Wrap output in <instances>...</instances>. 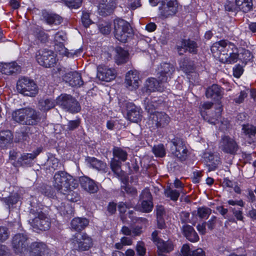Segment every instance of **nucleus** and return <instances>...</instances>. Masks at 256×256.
Returning a JSON list of instances; mask_svg holds the SVG:
<instances>
[{
	"instance_id": "1",
	"label": "nucleus",
	"mask_w": 256,
	"mask_h": 256,
	"mask_svg": "<svg viewBox=\"0 0 256 256\" xmlns=\"http://www.w3.org/2000/svg\"><path fill=\"white\" fill-rule=\"evenodd\" d=\"M213 56L220 62L234 64L239 60L240 48L226 40L216 42L211 46Z\"/></svg>"
},
{
	"instance_id": "2",
	"label": "nucleus",
	"mask_w": 256,
	"mask_h": 256,
	"mask_svg": "<svg viewBox=\"0 0 256 256\" xmlns=\"http://www.w3.org/2000/svg\"><path fill=\"white\" fill-rule=\"evenodd\" d=\"M52 182L54 186L63 194H66L71 188L75 189L78 186V180L64 172H57L54 176Z\"/></svg>"
},
{
	"instance_id": "3",
	"label": "nucleus",
	"mask_w": 256,
	"mask_h": 256,
	"mask_svg": "<svg viewBox=\"0 0 256 256\" xmlns=\"http://www.w3.org/2000/svg\"><path fill=\"white\" fill-rule=\"evenodd\" d=\"M14 120L22 124L34 125L39 121V116L35 110L25 108L15 110L12 114Z\"/></svg>"
},
{
	"instance_id": "4",
	"label": "nucleus",
	"mask_w": 256,
	"mask_h": 256,
	"mask_svg": "<svg viewBox=\"0 0 256 256\" xmlns=\"http://www.w3.org/2000/svg\"><path fill=\"white\" fill-rule=\"evenodd\" d=\"M144 104L146 110L150 114V120L152 121V124L157 128H163L168 124L170 118L166 113L153 112L155 109L153 102L149 103V101L146 100L144 101Z\"/></svg>"
},
{
	"instance_id": "5",
	"label": "nucleus",
	"mask_w": 256,
	"mask_h": 256,
	"mask_svg": "<svg viewBox=\"0 0 256 256\" xmlns=\"http://www.w3.org/2000/svg\"><path fill=\"white\" fill-rule=\"evenodd\" d=\"M132 32V28L128 22L120 18L114 20V34L118 40L126 42L131 36Z\"/></svg>"
},
{
	"instance_id": "6",
	"label": "nucleus",
	"mask_w": 256,
	"mask_h": 256,
	"mask_svg": "<svg viewBox=\"0 0 256 256\" xmlns=\"http://www.w3.org/2000/svg\"><path fill=\"white\" fill-rule=\"evenodd\" d=\"M16 89L18 92L29 96H34L38 92L37 86L34 82L26 78L18 80Z\"/></svg>"
},
{
	"instance_id": "7",
	"label": "nucleus",
	"mask_w": 256,
	"mask_h": 256,
	"mask_svg": "<svg viewBox=\"0 0 256 256\" xmlns=\"http://www.w3.org/2000/svg\"><path fill=\"white\" fill-rule=\"evenodd\" d=\"M29 222L34 228L42 230H48L50 225V218L42 212L30 214Z\"/></svg>"
},
{
	"instance_id": "8",
	"label": "nucleus",
	"mask_w": 256,
	"mask_h": 256,
	"mask_svg": "<svg viewBox=\"0 0 256 256\" xmlns=\"http://www.w3.org/2000/svg\"><path fill=\"white\" fill-rule=\"evenodd\" d=\"M74 249L78 251H86L93 246L92 238L86 234H82L79 237H75L72 242Z\"/></svg>"
},
{
	"instance_id": "9",
	"label": "nucleus",
	"mask_w": 256,
	"mask_h": 256,
	"mask_svg": "<svg viewBox=\"0 0 256 256\" xmlns=\"http://www.w3.org/2000/svg\"><path fill=\"white\" fill-rule=\"evenodd\" d=\"M178 8L176 0H162L159 8L160 16L162 18L172 16L178 12Z\"/></svg>"
},
{
	"instance_id": "10",
	"label": "nucleus",
	"mask_w": 256,
	"mask_h": 256,
	"mask_svg": "<svg viewBox=\"0 0 256 256\" xmlns=\"http://www.w3.org/2000/svg\"><path fill=\"white\" fill-rule=\"evenodd\" d=\"M36 60L41 66L46 68L54 66L56 62L55 54L51 50H40L36 54Z\"/></svg>"
},
{
	"instance_id": "11",
	"label": "nucleus",
	"mask_w": 256,
	"mask_h": 256,
	"mask_svg": "<svg viewBox=\"0 0 256 256\" xmlns=\"http://www.w3.org/2000/svg\"><path fill=\"white\" fill-rule=\"evenodd\" d=\"M72 97V96L69 94H62L56 98V104L70 112H78L80 110V106L76 100H72L74 106H75L74 108H72L68 106Z\"/></svg>"
},
{
	"instance_id": "12",
	"label": "nucleus",
	"mask_w": 256,
	"mask_h": 256,
	"mask_svg": "<svg viewBox=\"0 0 256 256\" xmlns=\"http://www.w3.org/2000/svg\"><path fill=\"white\" fill-rule=\"evenodd\" d=\"M170 150L172 154L180 160H184L188 156V150L186 146L179 139L174 138L172 141Z\"/></svg>"
},
{
	"instance_id": "13",
	"label": "nucleus",
	"mask_w": 256,
	"mask_h": 256,
	"mask_svg": "<svg viewBox=\"0 0 256 256\" xmlns=\"http://www.w3.org/2000/svg\"><path fill=\"white\" fill-rule=\"evenodd\" d=\"M219 147L224 152L231 154H235L238 149V145L234 140L226 136L222 138Z\"/></svg>"
},
{
	"instance_id": "14",
	"label": "nucleus",
	"mask_w": 256,
	"mask_h": 256,
	"mask_svg": "<svg viewBox=\"0 0 256 256\" xmlns=\"http://www.w3.org/2000/svg\"><path fill=\"white\" fill-rule=\"evenodd\" d=\"M116 76V72L114 69L104 65L98 66L96 78L100 80L109 82L114 80Z\"/></svg>"
},
{
	"instance_id": "15",
	"label": "nucleus",
	"mask_w": 256,
	"mask_h": 256,
	"mask_svg": "<svg viewBox=\"0 0 256 256\" xmlns=\"http://www.w3.org/2000/svg\"><path fill=\"white\" fill-rule=\"evenodd\" d=\"M140 202L138 207L140 210L144 212H149L152 210L153 203L152 197L148 190L145 189L142 191L140 195Z\"/></svg>"
},
{
	"instance_id": "16",
	"label": "nucleus",
	"mask_w": 256,
	"mask_h": 256,
	"mask_svg": "<svg viewBox=\"0 0 256 256\" xmlns=\"http://www.w3.org/2000/svg\"><path fill=\"white\" fill-rule=\"evenodd\" d=\"M140 81L139 74L136 70H130L126 73L125 83L129 90L137 89L139 86Z\"/></svg>"
},
{
	"instance_id": "17",
	"label": "nucleus",
	"mask_w": 256,
	"mask_h": 256,
	"mask_svg": "<svg viewBox=\"0 0 256 256\" xmlns=\"http://www.w3.org/2000/svg\"><path fill=\"white\" fill-rule=\"evenodd\" d=\"M174 67L172 64L168 63H162L158 68V78L162 82H166L168 78L174 72Z\"/></svg>"
},
{
	"instance_id": "18",
	"label": "nucleus",
	"mask_w": 256,
	"mask_h": 256,
	"mask_svg": "<svg viewBox=\"0 0 256 256\" xmlns=\"http://www.w3.org/2000/svg\"><path fill=\"white\" fill-rule=\"evenodd\" d=\"M164 82L160 80L159 78L157 80L154 78H150L145 82L144 90L148 93L156 90L162 92L164 90Z\"/></svg>"
},
{
	"instance_id": "19",
	"label": "nucleus",
	"mask_w": 256,
	"mask_h": 256,
	"mask_svg": "<svg viewBox=\"0 0 256 256\" xmlns=\"http://www.w3.org/2000/svg\"><path fill=\"white\" fill-rule=\"evenodd\" d=\"M116 6L115 0H100L98 6V12L102 16L112 13Z\"/></svg>"
},
{
	"instance_id": "20",
	"label": "nucleus",
	"mask_w": 256,
	"mask_h": 256,
	"mask_svg": "<svg viewBox=\"0 0 256 256\" xmlns=\"http://www.w3.org/2000/svg\"><path fill=\"white\" fill-rule=\"evenodd\" d=\"M26 237L22 234H17L13 238L12 247L16 253L22 254L26 251Z\"/></svg>"
},
{
	"instance_id": "21",
	"label": "nucleus",
	"mask_w": 256,
	"mask_h": 256,
	"mask_svg": "<svg viewBox=\"0 0 256 256\" xmlns=\"http://www.w3.org/2000/svg\"><path fill=\"white\" fill-rule=\"evenodd\" d=\"M30 249V256H50L49 250L44 243L34 242L32 244Z\"/></svg>"
},
{
	"instance_id": "22",
	"label": "nucleus",
	"mask_w": 256,
	"mask_h": 256,
	"mask_svg": "<svg viewBox=\"0 0 256 256\" xmlns=\"http://www.w3.org/2000/svg\"><path fill=\"white\" fill-rule=\"evenodd\" d=\"M82 188L90 193H94L98 190V186L95 182L89 178L84 176L79 178Z\"/></svg>"
},
{
	"instance_id": "23",
	"label": "nucleus",
	"mask_w": 256,
	"mask_h": 256,
	"mask_svg": "<svg viewBox=\"0 0 256 256\" xmlns=\"http://www.w3.org/2000/svg\"><path fill=\"white\" fill-rule=\"evenodd\" d=\"M202 156L211 170L216 169L220 164V158L216 154L206 152L204 153Z\"/></svg>"
},
{
	"instance_id": "24",
	"label": "nucleus",
	"mask_w": 256,
	"mask_h": 256,
	"mask_svg": "<svg viewBox=\"0 0 256 256\" xmlns=\"http://www.w3.org/2000/svg\"><path fill=\"white\" fill-rule=\"evenodd\" d=\"M128 119L132 122H138L142 118L140 109L132 104L128 106Z\"/></svg>"
},
{
	"instance_id": "25",
	"label": "nucleus",
	"mask_w": 256,
	"mask_h": 256,
	"mask_svg": "<svg viewBox=\"0 0 256 256\" xmlns=\"http://www.w3.org/2000/svg\"><path fill=\"white\" fill-rule=\"evenodd\" d=\"M196 45L194 41L190 40H182L180 44L177 46V50L180 54H183L186 50L190 52H196Z\"/></svg>"
},
{
	"instance_id": "26",
	"label": "nucleus",
	"mask_w": 256,
	"mask_h": 256,
	"mask_svg": "<svg viewBox=\"0 0 256 256\" xmlns=\"http://www.w3.org/2000/svg\"><path fill=\"white\" fill-rule=\"evenodd\" d=\"M206 95L208 98L217 100H220L222 98L220 89L217 84H213L208 88Z\"/></svg>"
},
{
	"instance_id": "27",
	"label": "nucleus",
	"mask_w": 256,
	"mask_h": 256,
	"mask_svg": "<svg viewBox=\"0 0 256 256\" xmlns=\"http://www.w3.org/2000/svg\"><path fill=\"white\" fill-rule=\"evenodd\" d=\"M183 233L186 238L190 241L194 242L199 240V237L194 228L188 225L182 226Z\"/></svg>"
},
{
	"instance_id": "28",
	"label": "nucleus",
	"mask_w": 256,
	"mask_h": 256,
	"mask_svg": "<svg viewBox=\"0 0 256 256\" xmlns=\"http://www.w3.org/2000/svg\"><path fill=\"white\" fill-rule=\"evenodd\" d=\"M88 224V221L85 218H76L70 222L71 228L76 231H80Z\"/></svg>"
},
{
	"instance_id": "29",
	"label": "nucleus",
	"mask_w": 256,
	"mask_h": 256,
	"mask_svg": "<svg viewBox=\"0 0 256 256\" xmlns=\"http://www.w3.org/2000/svg\"><path fill=\"white\" fill-rule=\"evenodd\" d=\"M41 151V149L38 148L32 154H24L22 155L20 158L18 159V162L22 165L28 164L40 154Z\"/></svg>"
},
{
	"instance_id": "30",
	"label": "nucleus",
	"mask_w": 256,
	"mask_h": 256,
	"mask_svg": "<svg viewBox=\"0 0 256 256\" xmlns=\"http://www.w3.org/2000/svg\"><path fill=\"white\" fill-rule=\"evenodd\" d=\"M115 52L116 54L114 58L118 64L124 63L128 60V54L126 50L120 47H117L116 48Z\"/></svg>"
},
{
	"instance_id": "31",
	"label": "nucleus",
	"mask_w": 256,
	"mask_h": 256,
	"mask_svg": "<svg viewBox=\"0 0 256 256\" xmlns=\"http://www.w3.org/2000/svg\"><path fill=\"white\" fill-rule=\"evenodd\" d=\"M156 245L158 250V254H160V252H168L174 248L173 244L170 240L164 242L162 240L158 241Z\"/></svg>"
},
{
	"instance_id": "32",
	"label": "nucleus",
	"mask_w": 256,
	"mask_h": 256,
	"mask_svg": "<svg viewBox=\"0 0 256 256\" xmlns=\"http://www.w3.org/2000/svg\"><path fill=\"white\" fill-rule=\"evenodd\" d=\"M20 69V66L16 62H12L4 64L2 72L4 74L8 75L18 72Z\"/></svg>"
},
{
	"instance_id": "33",
	"label": "nucleus",
	"mask_w": 256,
	"mask_h": 256,
	"mask_svg": "<svg viewBox=\"0 0 256 256\" xmlns=\"http://www.w3.org/2000/svg\"><path fill=\"white\" fill-rule=\"evenodd\" d=\"M236 7L244 12L250 11L252 8V0H236Z\"/></svg>"
},
{
	"instance_id": "34",
	"label": "nucleus",
	"mask_w": 256,
	"mask_h": 256,
	"mask_svg": "<svg viewBox=\"0 0 256 256\" xmlns=\"http://www.w3.org/2000/svg\"><path fill=\"white\" fill-rule=\"evenodd\" d=\"M88 162L92 168L98 170L106 171V165L102 161L98 160L94 158H89L88 159Z\"/></svg>"
},
{
	"instance_id": "35",
	"label": "nucleus",
	"mask_w": 256,
	"mask_h": 256,
	"mask_svg": "<svg viewBox=\"0 0 256 256\" xmlns=\"http://www.w3.org/2000/svg\"><path fill=\"white\" fill-rule=\"evenodd\" d=\"M72 78L69 80L70 85L72 86L80 87L83 84L80 74L77 72H73L69 74Z\"/></svg>"
},
{
	"instance_id": "36",
	"label": "nucleus",
	"mask_w": 256,
	"mask_h": 256,
	"mask_svg": "<svg viewBox=\"0 0 256 256\" xmlns=\"http://www.w3.org/2000/svg\"><path fill=\"white\" fill-rule=\"evenodd\" d=\"M121 232L122 234L126 236H139L142 233V228L140 227H136L130 228L124 226L122 228Z\"/></svg>"
},
{
	"instance_id": "37",
	"label": "nucleus",
	"mask_w": 256,
	"mask_h": 256,
	"mask_svg": "<svg viewBox=\"0 0 256 256\" xmlns=\"http://www.w3.org/2000/svg\"><path fill=\"white\" fill-rule=\"evenodd\" d=\"M113 155L121 161L124 162L127 159L128 154L121 148L115 147L113 149Z\"/></svg>"
},
{
	"instance_id": "38",
	"label": "nucleus",
	"mask_w": 256,
	"mask_h": 256,
	"mask_svg": "<svg viewBox=\"0 0 256 256\" xmlns=\"http://www.w3.org/2000/svg\"><path fill=\"white\" fill-rule=\"evenodd\" d=\"M55 50L60 54L67 57H74V52H68V50L64 47V44H56Z\"/></svg>"
},
{
	"instance_id": "39",
	"label": "nucleus",
	"mask_w": 256,
	"mask_h": 256,
	"mask_svg": "<svg viewBox=\"0 0 256 256\" xmlns=\"http://www.w3.org/2000/svg\"><path fill=\"white\" fill-rule=\"evenodd\" d=\"M12 140V134L10 130H6L0 132V144H6ZM2 146H3L2 145Z\"/></svg>"
},
{
	"instance_id": "40",
	"label": "nucleus",
	"mask_w": 256,
	"mask_h": 256,
	"mask_svg": "<svg viewBox=\"0 0 256 256\" xmlns=\"http://www.w3.org/2000/svg\"><path fill=\"white\" fill-rule=\"evenodd\" d=\"M55 106L54 102L50 100H42L39 102V108L44 111L48 110L53 108Z\"/></svg>"
},
{
	"instance_id": "41",
	"label": "nucleus",
	"mask_w": 256,
	"mask_h": 256,
	"mask_svg": "<svg viewBox=\"0 0 256 256\" xmlns=\"http://www.w3.org/2000/svg\"><path fill=\"white\" fill-rule=\"evenodd\" d=\"M164 194L166 197L169 198L172 200H177L180 196V192L172 190L170 187H167L164 190Z\"/></svg>"
},
{
	"instance_id": "42",
	"label": "nucleus",
	"mask_w": 256,
	"mask_h": 256,
	"mask_svg": "<svg viewBox=\"0 0 256 256\" xmlns=\"http://www.w3.org/2000/svg\"><path fill=\"white\" fill-rule=\"evenodd\" d=\"M47 166L49 167L50 169L52 168L54 170L57 169L59 166L58 159L54 156L50 154L47 160Z\"/></svg>"
},
{
	"instance_id": "43",
	"label": "nucleus",
	"mask_w": 256,
	"mask_h": 256,
	"mask_svg": "<svg viewBox=\"0 0 256 256\" xmlns=\"http://www.w3.org/2000/svg\"><path fill=\"white\" fill-rule=\"evenodd\" d=\"M240 58L239 60H240L243 62L246 63L252 58V54L248 50L240 48Z\"/></svg>"
},
{
	"instance_id": "44",
	"label": "nucleus",
	"mask_w": 256,
	"mask_h": 256,
	"mask_svg": "<svg viewBox=\"0 0 256 256\" xmlns=\"http://www.w3.org/2000/svg\"><path fill=\"white\" fill-rule=\"evenodd\" d=\"M242 130L245 134L250 137L256 134V127L251 124L244 125Z\"/></svg>"
},
{
	"instance_id": "45",
	"label": "nucleus",
	"mask_w": 256,
	"mask_h": 256,
	"mask_svg": "<svg viewBox=\"0 0 256 256\" xmlns=\"http://www.w3.org/2000/svg\"><path fill=\"white\" fill-rule=\"evenodd\" d=\"M152 151L156 156L162 157L166 154L165 148L162 144L154 146Z\"/></svg>"
},
{
	"instance_id": "46",
	"label": "nucleus",
	"mask_w": 256,
	"mask_h": 256,
	"mask_svg": "<svg viewBox=\"0 0 256 256\" xmlns=\"http://www.w3.org/2000/svg\"><path fill=\"white\" fill-rule=\"evenodd\" d=\"M110 168L112 170L118 175L120 174L121 172V162L114 158H112L110 162Z\"/></svg>"
},
{
	"instance_id": "47",
	"label": "nucleus",
	"mask_w": 256,
	"mask_h": 256,
	"mask_svg": "<svg viewBox=\"0 0 256 256\" xmlns=\"http://www.w3.org/2000/svg\"><path fill=\"white\" fill-rule=\"evenodd\" d=\"M197 214L202 218H207L211 214V210L208 208L202 207L198 209Z\"/></svg>"
},
{
	"instance_id": "48",
	"label": "nucleus",
	"mask_w": 256,
	"mask_h": 256,
	"mask_svg": "<svg viewBox=\"0 0 256 256\" xmlns=\"http://www.w3.org/2000/svg\"><path fill=\"white\" fill-rule=\"evenodd\" d=\"M18 200L19 196L18 194H14L3 198L4 202L9 206L17 203Z\"/></svg>"
},
{
	"instance_id": "49",
	"label": "nucleus",
	"mask_w": 256,
	"mask_h": 256,
	"mask_svg": "<svg viewBox=\"0 0 256 256\" xmlns=\"http://www.w3.org/2000/svg\"><path fill=\"white\" fill-rule=\"evenodd\" d=\"M72 188H71L70 189L66 192L65 194H66V198L71 202H75L78 200V196L77 193L72 192Z\"/></svg>"
},
{
	"instance_id": "50",
	"label": "nucleus",
	"mask_w": 256,
	"mask_h": 256,
	"mask_svg": "<svg viewBox=\"0 0 256 256\" xmlns=\"http://www.w3.org/2000/svg\"><path fill=\"white\" fill-rule=\"evenodd\" d=\"M47 22L49 24H58L61 22H62V18L56 14L53 15H50L47 19H46Z\"/></svg>"
},
{
	"instance_id": "51",
	"label": "nucleus",
	"mask_w": 256,
	"mask_h": 256,
	"mask_svg": "<svg viewBox=\"0 0 256 256\" xmlns=\"http://www.w3.org/2000/svg\"><path fill=\"white\" fill-rule=\"evenodd\" d=\"M54 41L56 44H63L66 39V35L62 32H59L56 33L54 36Z\"/></svg>"
},
{
	"instance_id": "52",
	"label": "nucleus",
	"mask_w": 256,
	"mask_h": 256,
	"mask_svg": "<svg viewBox=\"0 0 256 256\" xmlns=\"http://www.w3.org/2000/svg\"><path fill=\"white\" fill-rule=\"evenodd\" d=\"M137 254L140 256H144L146 252L144 244L142 242H138L136 248Z\"/></svg>"
},
{
	"instance_id": "53",
	"label": "nucleus",
	"mask_w": 256,
	"mask_h": 256,
	"mask_svg": "<svg viewBox=\"0 0 256 256\" xmlns=\"http://www.w3.org/2000/svg\"><path fill=\"white\" fill-rule=\"evenodd\" d=\"M8 237V233L6 228L0 226V242L6 240Z\"/></svg>"
},
{
	"instance_id": "54",
	"label": "nucleus",
	"mask_w": 256,
	"mask_h": 256,
	"mask_svg": "<svg viewBox=\"0 0 256 256\" xmlns=\"http://www.w3.org/2000/svg\"><path fill=\"white\" fill-rule=\"evenodd\" d=\"M248 90L241 91L238 98L234 99V101L237 104H240L248 96Z\"/></svg>"
},
{
	"instance_id": "55",
	"label": "nucleus",
	"mask_w": 256,
	"mask_h": 256,
	"mask_svg": "<svg viewBox=\"0 0 256 256\" xmlns=\"http://www.w3.org/2000/svg\"><path fill=\"white\" fill-rule=\"evenodd\" d=\"M82 2V0H67L68 6L75 9L78 8Z\"/></svg>"
},
{
	"instance_id": "56",
	"label": "nucleus",
	"mask_w": 256,
	"mask_h": 256,
	"mask_svg": "<svg viewBox=\"0 0 256 256\" xmlns=\"http://www.w3.org/2000/svg\"><path fill=\"white\" fill-rule=\"evenodd\" d=\"M82 21L83 24L86 26H88L91 24V20L90 19V14L88 12H83Z\"/></svg>"
},
{
	"instance_id": "57",
	"label": "nucleus",
	"mask_w": 256,
	"mask_h": 256,
	"mask_svg": "<svg viewBox=\"0 0 256 256\" xmlns=\"http://www.w3.org/2000/svg\"><path fill=\"white\" fill-rule=\"evenodd\" d=\"M212 103L210 102H206L204 103L202 106V108L200 110L201 115L206 120L208 118L206 116L204 111L206 110H208L209 108H210L212 107Z\"/></svg>"
},
{
	"instance_id": "58",
	"label": "nucleus",
	"mask_w": 256,
	"mask_h": 256,
	"mask_svg": "<svg viewBox=\"0 0 256 256\" xmlns=\"http://www.w3.org/2000/svg\"><path fill=\"white\" fill-rule=\"evenodd\" d=\"M243 73L242 68L240 65H236L233 68V74L234 76L236 78H240Z\"/></svg>"
},
{
	"instance_id": "59",
	"label": "nucleus",
	"mask_w": 256,
	"mask_h": 256,
	"mask_svg": "<svg viewBox=\"0 0 256 256\" xmlns=\"http://www.w3.org/2000/svg\"><path fill=\"white\" fill-rule=\"evenodd\" d=\"M99 28L100 32L104 34H109L111 30L110 26L107 24L100 25Z\"/></svg>"
},
{
	"instance_id": "60",
	"label": "nucleus",
	"mask_w": 256,
	"mask_h": 256,
	"mask_svg": "<svg viewBox=\"0 0 256 256\" xmlns=\"http://www.w3.org/2000/svg\"><path fill=\"white\" fill-rule=\"evenodd\" d=\"M128 4L132 10H135L140 6V0H128Z\"/></svg>"
},
{
	"instance_id": "61",
	"label": "nucleus",
	"mask_w": 256,
	"mask_h": 256,
	"mask_svg": "<svg viewBox=\"0 0 256 256\" xmlns=\"http://www.w3.org/2000/svg\"><path fill=\"white\" fill-rule=\"evenodd\" d=\"M181 252L182 256H192L190 246L188 244H184L182 246Z\"/></svg>"
},
{
	"instance_id": "62",
	"label": "nucleus",
	"mask_w": 256,
	"mask_h": 256,
	"mask_svg": "<svg viewBox=\"0 0 256 256\" xmlns=\"http://www.w3.org/2000/svg\"><path fill=\"white\" fill-rule=\"evenodd\" d=\"M80 122L78 120L70 121L68 124L67 129L71 130L76 128L79 125Z\"/></svg>"
},
{
	"instance_id": "63",
	"label": "nucleus",
	"mask_w": 256,
	"mask_h": 256,
	"mask_svg": "<svg viewBox=\"0 0 256 256\" xmlns=\"http://www.w3.org/2000/svg\"><path fill=\"white\" fill-rule=\"evenodd\" d=\"M224 8L226 10L233 11L236 9V5H234L233 2L227 0L224 4Z\"/></svg>"
},
{
	"instance_id": "64",
	"label": "nucleus",
	"mask_w": 256,
	"mask_h": 256,
	"mask_svg": "<svg viewBox=\"0 0 256 256\" xmlns=\"http://www.w3.org/2000/svg\"><path fill=\"white\" fill-rule=\"evenodd\" d=\"M157 218H162L164 214V209L162 206H158L156 209Z\"/></svg>"
}]
</instances>
